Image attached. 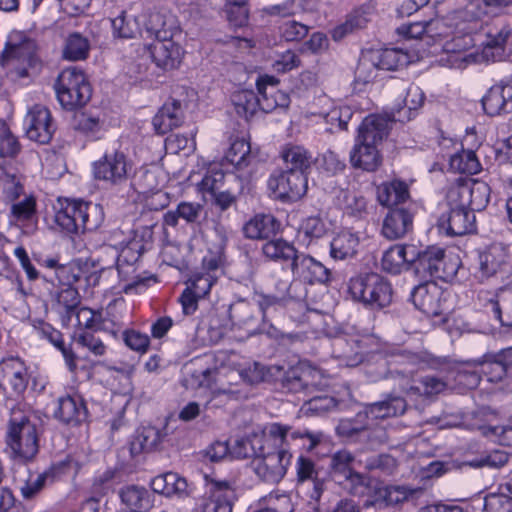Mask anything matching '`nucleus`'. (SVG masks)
Listing matches in <instances>:
<instances>
[{"mask_svg": "<svg viewBox=\"0 0 512 512\" xmlns=\"http://www.w3.org/2000/svg\"><path fill=\"white\" fill-rule=\"evenodd\" d=\"M24 123L27 137L39 144L49 143L56 130L49 109L39 104L29 109Z\"/></svg>", "mask_w": 512, "mask_h": 512, "instance_id": "16", "label": "nucleus"}, {"mask_svg": "<svg viewBox=\"0 0 512 512\" xmlns=\"http://www.w3.org/2000/svg\"><path fill=\"white\" fill-rule=\"evenodd\" d=\"M354 461V455L346 449L338 450L333 453L330 456L328 465L332 479L338 484H342V479L347 477V475H351V473L355 471L352 467Z\"/></svg>", "mask_w": 512, "mask_h": 512, "instance_id": "47", "label": "nucleus"}, {"mask_svg": "<svg viewBox=\"0 0 512 512\" xmlns=\"http://www.w3.org/2000/svg\"><path fill=\"white\" fill-rule=\"evenodd\" d=\"M57 99L65 109H74L86 104L92 89L82 70L77 67L64 69L55 83Z\"/></svg>", "mask_w": 512, "mask_h": 512, "instance_id": "7", "label": "nucleus"}, {"mask_svg": "<svg viewBox=\"0 0 512 512\" xmlns=\"http://www.w3.org/2000/svg\"><path fill=\"white\" fill-rule=\"evenodd\" d=\"M414 253L411 268L420 280L430 281L435 278L449 282L456 277L460 262L457 258L447 256L443 248L430 246L418 250L414 246Z\"/></svg>", "mask_w": 512, "mask_h": 512, "instance_id": "3", "label": "nucleus"}, {"mask_svg": "<svg viewBox=\"0 0 512 512\" xmlns=\"http://www.w3.org/2000/svg\"><path fill=\"white\" fill-rule=\"evenodd\" d=\"M275 84H279V80L268 75L259 77L256 82L258 90L257 100H259L258 108L266 113L275 110V96L270 94L272 89L275 90Z\"/></svg>", "mask_w": 512, "mask_h": 512, "instance_id": "58", "label": "nucleus"}, {"mask_svg": "<svg viewBox=\"0 0 512 512\" xmlns=\"http://www.w3.org/2000/svg\"><path fill=\"white\" fill-rule=\"evenodd\" d=\"M358 462L368 471H379L385 475H392L397 468L395 458L388 454L368 456Z\"/></svg>", "mask_w": 512, "mask_h": 512, "instance_id": "59", "label": "nucleus"}, {"mask_svg": "<svg viewBox=\"0 0 512 512\" xmlns=\"http://www.w3.org/2000/svg\"><path fill=\"white\" fill-rule=\"evenodd\" d=\"M508 249L502 244L490 245L479 255V266L483 276L491 277L498 273L510 272Z\"/></svg>", "mask_w": 512, "mask_h": 512, "instance_id": "22", "label": "nucleus"}, {"mask_svg": "<svg viewBox=\"0 0 512 512\" xmlns=\"http://www.w3.org/2000/svg\"><path fill=\"white\" fill-rule=\"evenodd\" d=\"M458 203H449L450 211L438 221L439 228L449 236H463L475 230V214Z\"/></svg>", "mask_w": 512, "mask_h": 512, "instance_id": "18", "label": "nucleus"}, {"mask_svg": "<svg viewBox=\"0 0 512 512\" xmlns=\"http://www.w3.org/2000/svg\"><path fill=\"white\" fill-rule=\"evenodd\" d=\"M133 169L132 160L118 150L105 153L102 158L93 163L95 179L112 187L123 186L131 180Z\"/></svg>", "mask_w": 512, "mask_h": 512, "instance_id": "8", "label": "nucleus"}, {"mask_svg": "<svg viewBox=\"0 0 512 512\" xmlns=\"http://www.w3.org/2000/svg\"><path fill=\"white\" fill-rule=\"evenodd\" d=\"M450 168L463 174H476L481 170V164L472 150L462 149L460 152L453 154L449 161Z\"/></svg>", "mask_w": 512, "mask_h": 512, "instance_id": "55", "label": "nucleus"}, {"mask_svg": "<svg viewBox=\"0 0 512 512\" xmlns=\"http://www.w3.org/2000/svg\"><path fill=\"white\" fill-rule=\"evenodd\" d=\"M29 382L27 367L17 357L3 359L0 362V387L11 390L20 397L26 391Z\"/></svg>", "mask_w": 512, "mask_h": 512, "instance_id": "19", "label": "nucleus"}, {"mask_svg": "<svg viewBox=\"0 0 512 512\" xmlns=\"http://www.w3.org/2000/svg\"><path fill=\"white\" fill-rule=\"evenodd\" d=\"M54 415L66 424H78L87 419L88 411L80 395H66L59 398Z\"/></svg>", "mask_w": 512, "mask_h": 512, "instance_id": "30", "label": "nucleus"}, {"mask_svg": "<svg viewBox=\"0 0 512 512\" xmlns=\"http://www.w3.org/2000/svg\"><path fill=\"white\" fill-rule=\"evenodd\" d=\"M229 318L235 327L244 330L249 336L259 333L273 334V325L261 318L260 311L253 302L238 300L231 304Z\"/></svg>", "mask_w": 512, "mask_h": 512, "instance_id": "12", "label": "nucleus"}, {"mask_svg": "<svg viewBox=\"0 0 512 512\" xmlns=\"http://www.w3.org/2000/svg\"><path fill=\"white\" fill-rule=\"evenodd\" d=\"M207 490L199 499L198 512H232L237 499L235 482L205 476Z\"/></svg>", "mask_w": 512, "mask_h": 512, "instance_id": "10", "label": "nucleus"}, {"mask_svg": "<svg viewBox=\"0 0 512 512\" xmlns=\"http://www.w3.org/2000/svg\"><path fill=\"white\" fill-rule=\"evenodd\" d=\"M358 344L345 338H336L332 343V356L348 367L357 366L362 362Z\"/></svg>", "mask_w": 512, "mask_h": 512, "instance_id": "48", "label": "nucleus"}, {"mask_svg": "<svg viewBox=\"0 0 512 512\" xmlns=\"http://www.w3.org/2000/svg\"><path fill=\"white\" fill-rule=\"evenodd\" d=\"M37 44L34 39L22 33H14L1 56V65L15 72L20 78L29 75V69L38 64Z\"/></svg>", "mask_w": 512, "mask_h": 512, "instance_id": "6", "label": "nucleus"}, {"mask_svg": "<svg viewBox=\"0 0 512 512\" xmlns=\"http://www.w3.org/2000/svg\"><path fill=\"white\" fill-rule=\"evenodd\" d=\"M280 223L271 214H256L243 226L246 238L252 240L268 239L277 234Z\"/></svg>", "mask_w": 512, "mask_h": 512, "instance_id": "31", "label": "nucleus"}, {"mask_svg": "<svg viewBox=\"0 0 512 512\" xmlns=\"http://www.w3.org/2000/svg\"><path fill=\"white\" fill-rule=\"evenodd\" d=\"M9 409L4 452L15 464L27 465L39 452L37 426L31 420L32 411L25 403H16Z\"/></svg>", "mask_w": 512, "mask_h": 512, "instance_id": "1", "label": "nucleus"}, {"mask_svg": "<svg viewBox=\"0 0 512 512\" xmlns=\"http://www.w3.org/2000/svg\"><path fill=\"white\" fill-rule=\"evenodd\" d=\"M297 249L283 239H272L262 246L263 254L270 260L290 263L294 259Z\"/></svg>", "mask_w": 512, "mask_h": 512, "instance_id": "53", "label": "nucleus"}, {"mask_svg": "<svg viewBox=\"0 0 512 512\" xmlns=\"http://www.w3.org/2000/svg\"><path fill=\"white\" fill-rule=\"evenodd\" d=\"M261 504L270 512H293V504L288 494L272 492L261 499Z\"/></svg>", "mask_w": 512, "mask_h": 512, "instance_id": "64", "label": "nucleus"}, {"mask_svg": "<svg viewBox=\"0 0 512 512\" xmlns=\"http://www.w3.org/2000/svg\"><path fill=\"white\" fill-rule=\"evenodd\" d=\"M350 163L354 168L373 172L382 164V156L377 145L355 139L350 151Z\"/></svg>", "mask_w": 512, "mask_h": 512, "instance_id": "26", "label": "nucleus"}, {"mask_svg": "<svg viewBox=\"0 0 512 512\" xmlns=\"http://www.w3.org/2000/svg\"><path fill=\"white\" fill-rule=\"evenodd\" d=\"M67 283L56 295L57 305L62 311V321L68 323L71 317L78 311L80 304V295L78 290L72 286L73 283L79 280V276L75 273H71L67 276Z\"/></svg>", "mask_w": 512, "mask_h": 512, "instance_id": "34", "label": "nucleus"}, {"mask_svg": "<svg viewBox=\"0 0 512 512\" xmlns=\"http://www.w3.org/2000/svg\"><path fill=\"white\" fill-rule=\"evenodd\" d=\"M291 459L292 454L284 447L271 451L265 444L259 455L251 460V468L262 481L277 484L286 475Z\"/></svg>", "mask_w": 512, "mask_h": 512, "instance_id": "9", "label": "nucleus"}, {"mask_svg": "<svg viewBox=\"0 0 512 512\" xmlns=\"http://www.w3.org/2000/svg\"><path fill=\"white\" fill-rule=\"evenodd\" d=\"M204 207L200 203L182 201L177 205L176 210H169L163 216L164 225L176 227L179 219L187 224H199Z\"/></svg>", "mask_w": 512, "mask_h": 512, "instance_id": "37", "label": "nucleus"}, {"mask_svg": "<svg viewBox=\"0 0 512 512\" xmlns=\"http://www.w3.org/2000/svg\"><path fill=\"white\" fill-rule=\"evenodd\" d=\"M397 31L411 39H418L424 34H428L429 37H446L449 33L444 21L440 19L401 25Z\"/></svg>", "mask_w": 512, "mask_h": 512, "instance_id": "38", "label": "nucleus"}, {"mask_svg": "<svg viewBox=\"0 0 512 512\" xmlns=\"http://www.w3.org/2000/svg\"><path fill=\"white\" fill-rule=\"evenodd\" d=\"M368 419L364 411L357 413L354 418L342 419L336 427V433L349 440L363 437L364 432L368 430Z\"/></svg>", "mask_w": 512, "mask_h": 512, "instance_id": "49", "label": "nucleus"}, {"mask_svg": "<svg viewBox=\"0 0 512 512\" xmlns=\"http://www.w3.org/2000/svg\"><path fill=\"white\" fill-rule=\"evenodd\" d=\"M114 37L131 39L138 35L143 36V29L137 17L128 11H121L118 16L111 20Z\"/></svg>", "mask_w": 512, "mask_h": 512, "instance_id": "42", "label": "nucleus"}, {"mask_svg": "<svg viewBox=\"0 0 512 512\" xmlns=\"http://www.w3.org/2000/svg\"><path fill=\"white\" fill-rule=\"evenodd\" d=\"M225 158L239 173L237 176L240 177V190H243L244 185L250 181L254 174L258 162L250 143L244 138H236L231 141Z\"/></svg>", "mask_w": 512, "mask_h": 512, "instance_id": "15", "label": "nucleus"}, {"mask_svg": "<svg viewBox=\"0 0 512 512\" xmlns=\"http://www.w3.org/2000/svg\"><path fill=\"white\" fill-rule=\"evenodd\" d=\"M383 371L372 377V380L380 378H393L398 381L401 391L408 396H432L442 392L446 388V383L435 376H425L419 380L412 378V370H388L385 369V362L382 364Z\"/></svg>", "mask_w": 512, "mask_h": 512, "instance_id": "11", "label": "nucleus"}, {"mask_svg": "<svg viewBox=\"0 0 512 512\" xmlns=\"http://www.w3.org/2000/svg\"><path fill=\"white\" fill-rule=\"evenodd\" d=\"M163 440V434L155 427H143L138 430L130 442L129 450L132 457L153 451Z\"/></svg>", "mask_w": 512, "mask_h": 512, "instance_id": "41", "label": "nucleus"}, {"mask_svg": "<svg viewBox=\"0 0 512 512\" xmlns=\"http://www.w3.org/2000/svg\"><path fill=\"white\" fill-rule=\"evenodd\" d=\"M358 244L359 239L355 234L349 231H342L332 239L330 255L335 260L351 258L355 255Z\"/></svg>", "mask_w": 512, "mask_h": 512, "instance_id": "45", "label": "nucleus"}, {"mask_svg": "<svg viewBox=\"0 0 512 512\" xmlns=\"http://www.w3.org/2000/svg\"><path fill=\"white\" fill-rule=\"evenodd\" d=\"M268 187L277 198L296 201L306 194L308 178L300 172L276 170L268 179Z\"/></svg>", "mask_w": 512, "mask_h": 512, "instance_id": "13", "label": "nucleus"}, {"mask_svg": "<svg viewBox=\"0 0 512 512\" xmlns=\"http://www.w3.org/2000/svg\"><path fill=\"white\" fill-rule=\"evenodd\" d=\"M24 193L20 178L6 170L0 171V195L6 203L15 202Z\"/></svg>", "mask_w": 512, "mask_h": 512, "instance_id": "57", "label": "nucleus"}, {"mask_svg": "<svg viewBox=\"0 0 512 512\" xmlns=\"http://www.w3.org/2000/svg\"><path fill=\"white\" fill-rule=\"evenodd\" d=\"M379 70H396L407 61V55L398 49H385L373 57Z\"/></svg>", "mask_w": 512, "mask_h": 512, "instance_id": "60", "label": "nucleus"}, {"mask_svg": "<svg viewBox=\"0 0 512 512\" xmlns=\"http://www.w3.org/2000/svg\"><path fill=\"white\" fill-rule=\"evenodd\" d=\"M440 294V290L435 283L423 281V283L413 288L410 299L414 306L423 313L438 316L442 313Z\"/></svg>", "mask_w": 512, "mask_h": 512, "instance_id": "23", "label": "nucleus"}, {"mask_svg": "<svg viewBox=\"0 0 512 512\" xmlns=\"http://www.w3.org/2000/svg\"><path fill=\"white\" fill-rule=\"evenodd\" d=\"M60 205V209L55 214V222L67 233L94 231L104 221L103 208L99 204L82 200H65L60 202Z\"/></svg>", "mask_w": 512, "mask_h": 512, "instance_id": "2", "label": "nucleus"}, {"mask_svg": "<svg viewBox=\"0 0 512 512\" xmlns=\"http://www.w3.org/2000/svg\"><path fill=\"white\" fill-rule=\"evenodd\" d=\"M392 121L381 115H368L358 127L356 139L379 145L389 134Z\"/></svg>", "mask_w": 512, "mask_h": 512, "instance_id": "28", "label": "nucleus"}, {"mask_svg": "<svg viewBox=\"0 0 512 512\" xmlns=\"http://www.w3.org/2000/svg\"><path fill=\"white\" fill-rule=\"evenodd\" d=\"M314 373L315 371L303 364L292 366L283 375L282 387L288 392L303 393L308 396L316 388L312 381Z\"/></svg>", "mask_w": 512, "mask_h": 512, "instance_id": "24", "label": "nucleus"}, {"mask_svg": "<svg viewBox=\"0 0 512 512\" xmlns=\"http://www.w3.org/2000/svg\"><path fill=\"white\" fill-rule=\"evenodd\" d=\"M281 157L285 164V170L308 175L312 164V157L304 147L298 145L286 146L281 152Z\"/></svg>", "mask_w": 512, "mask_h": 512, "instance_id": "40", "label": "nucleus"}, {"mask_svg": "<svg viewBox=\"0 0 512 512\" xmlns=\"http://www.w3.org/2000/svg\"><path fill=\"white\" fill-rule=\"evenodd\" d=\"M290 430L291 428L288 426L274 423L269 429V435L275 441H280L281 443L285 441L287 436H290L292 439L307 438L310 441L309 450L314 449L322 438L321 433H312L308 430L290 432Z\"/></svg>", "mask_w": 512, "mask_h": 512, "instance_id": "54", "label": "nucleus"}, {"mask_svg": "<svg viewBox=\"0 0 512 512\" xmlns=\"http://www.w3.org/2000/svg\"><path fill=\"white\" fill-rule=\"evenodd\" d=\"M372 11L370 7H360L349 14L344 24L337 27L333 32L334 39H340L348 33L364 28L371 20Z\"/></svg>", "mask_w": 512, "mask_h": 512, "instance_id": "50", "label": "nucleus"}, {"mask_svg": "<svg viewBox=\"0 0 512 512\" xmlns=\"http://www.w3.org/2000/svg\"><path fill=\"white\" fill-rule=\"evenodd\" d=\"M290 270L293 280L287 288V297L293 300H301L305 297V291L300 293L302 283L305 284H327L331 281V271L320 261L303 252L297 251L290 263Z\"/></svg>", "mask_w": 512, "mask_h": 512, "instance_id": "5", "label": "nucleus"}, {"mask_svg": "<svg viewBox=\"0 0 512 512\" xmlns=\"http://www.w3.org/2000/svg\"><path fill=\"white\" fill-rule=\"evenodd\" d=\"M385 489L387 507L395 506L423 493L422 488H410L404 485H385Z\"/></svg>", "mask_w": 512, "mask_h": 512, "instance_id": "61", "label": "nucleus"}, {"mask_svg": "<svg viewBox=\"0 0 512 512\" xmlns=\"http://www.w3.org/2000/svg\"><path fill=\"white\" fill-rule=\"evenodd\" d=\"M409 196L408 185L401 180L387 181L377 187V200L382 206L403 207Z\"/></svg>", "mask_w": 512, "mask_h": 512, "instance_id": "32", "label": "nucleus"}, {"mask_svg": "<svg viewBox=\"0 0 512 512\" xmlns=\"http://www.w3.org/2000/svg\"><path fill=\"white\" fill-rule=\"evenodd\" d=\"M499 87L492 86L482 99V106L486 114L490 116L509 113L505 101L502 99Z\"/></svg>", "mask_w": 512, "mask_h": 512, "instance_id": "62", "label": "nucleus"}, {"mask_svg": "<svg viewBox=\"0 0 512 512\" xmlns=\"http://www.w3.org/2000/svg\"><path fill=\"white\" fill-rule=\"evenodd\" d=\"M295 471L297 484L311 481L313 488L310 492V498L319 501L326 490V481L319 477V470L315 462L309 457L300 455L295 462Z\"/></svg>", "mask_w": 512, "mask_h": 512, "instance_id": "25", "label": "nucleus"}, {"mask_svg": "<svg viewBox=\"0 0 512 512\" xmlns=\"http://www.w3.org/2000/svg\"><path fill=\"white\" fill-rule=\"evenodd\" d=\"M143 35L156 41L174 38L180 34L177 18L166 10L149 11L143 16Z\"/></svg>", "mask_w": 512, "mask_h": 512, "instance_id": "17", "label": "nucleus"}, {"mask_svg": "<svg viewBox=\"0 0 512 512\" xmlns=\"http://www.w3.org/2000/svg\"><path fill=\"white\" fill-rule=\"evenodd\" d=\"M231 101L236 113L248 119L253 116L259 106L257 95L252 90H239L231 95Z\"/></svg>", "mask_w": 512, "mask_h": 512, "instance_id": "56", "label": "nucleus"}, {"mask_svg": "<svg viewBox=\"0 0 512 512\" xmlns=\"http://www.w3.org/2000/svg\"><path fill=\"white\" fill-rule=\"evenodd\" d=\"M181 103L177 100L165 103L153 117L152 124L158 134L164 135L178 127L182 122Z\"/></svg>", "mask_w": 512, "mask_h": 512, "instance_id": "35", "label": "nucleus"}, {"mask_svg": "<svg viewBox=\"0 0 512 512\" xmlns=\"http://www.w3.org/2000/svg\"><path fill=\"white\" fill-rule=\"evenodd\" d=\"M121 502L133 511L148 510L153 506L154 496L147 488L139 485H127L119 490Z\"/></svg>", "mask_w": 512, "mask_h": 512, "instance_id": "39", "label": "nucleus"}, {"mask_svg": "<svg viewBox=\"0 0 512 512\" xmlns=\"http://www.w3.org/2000/svg\"><path fill=\"white\" fill-rule=\"evenodd\" d=\"M490 187L484 181L463 183L449 189L448 203H458L466 206L471 212L483 210L490 200Z\"/></svg>", "mask_w": 512, "mask_h": 512, "instance_id": "14", "label": "nucleus"}, {"mask_svg": "<svg viewBox=\"0 0 512 512\" xmlns=\"http://www.w3.org/2000/svg\"><path fill=\"white\" fill-rule=\"evenodd\" d=\"M340 484L350 495L355 497H364L369 491L370 481L363 474L353 471L342 479Z\"/></svg>", "mask_w": 512, "mask_h": 512, "instance_id": "63", "label": "nucleus"}, {"mask_svg": "<svg viewBox=\"0 0 512 512\" xmlns=\"http://www.w3.org/2000/svg\"><path fill=\"white\" fill-rule=\"evenodd\" d=\"M414 257V245L395 244L383 253L381 267L385 272L396 275L404 268H411Z\"/></svg>", "mask_w": 512, "mask_h": 512, "instance_id": "29", "label": "nucleus"}, {"mask_svg": "<svg viewBox=\"0 0 512 512\" xmlns=\"http://www.w3.org/2000/svg\"><path fill=\"white\" fill-rule=\"evenodd\" d=\"M89 40L78 32L68 35L63 48V58L70 61L85 60L89 55Z\"/></svg>", "mask_w": 512, "mask_h": 512, "instance_id": "52", "label": "nucleus"}, {"mask_svg": "<svg viewBox=\"0 0 512 512\" xmlns=\"http://www.w3.org/2000/svg\"><path fill=\"white\" fill-rule=\"evenodd\" d=\"M269 440L263 437L254 436L253 438H241L236 439L232 445H230V457L232 459H254L264 448L265 444H268Z\"/></svg>", "mask_w": 512, "mask_h": 512, "instance_id": "46", "label": "nucleus"}, {"mask_svg": "<svg viewBox=\"0 0 512 512\" xmlns=\"http://www.w3.org/2000/svg\"><path fill=\"white\" fill-rule=\"evenodd\" d=\"M414 211L409 204L407 207L391 208L385 216L381 234L388 240L403 238L413 228Z\"/></svg>", "mask_w": 512, "mask_h": 512, "instance_id": "21", "label": "nucleus"}, {"mask_svg": "<svg viewBox=\"0 0 512 512\" xmlns=\"http://www.w3.org/2000/svg\"><path fill=\"white\" fill-rule=\"evenodd\" d=\"M497 299L491 301L492 311L502 326L512 327V286L500 289Z\"/></svg>", "mask_w": 512, "mask_h": 512, "instance_id": "51", "label": "nucleus"}, {"mask_svg": "<svg viewBox=\"0 0 512 512\" xmlns=\"http://www.w3.org/2000/svg\"><path fill=\"white\" fill-rule=\"evenodd\" d=\"M149 56L152 58L156 67L162 71H171L179 67L182 57V47L174 41V38L155 41L146 46Z\"/></svg>", "mask_w": 512, "mask_h": 512, "instance_id": "20", "label": "nucleus"}, {"mask_svg": "<svg viewBox=\"0 0 512 512\" xmlns=\"http://www.w3.org/2000/svg\"><path fill=\"white\" fill-rule=\"evenodd\" d=\"M407 409L406 400L396 395H388L384 400L367 404L364 412L371 419H385L400 416Z\"/></svg>", "mask_w": 512, "mask_h": 512, "instance_id": "33", "label": "nucleus"}, {"mask_svg": "<svg viewBox=\"0 0 512 512\" xmlns=\"http://www.w3.org/2000/svg\"><path fill=\"white\" fill-rule=\"evenodd\" d=\"M470 363L480 367V372L485 374L490 382H499L509 375L504 365L502 353L498 355H484L479 359L472 360Z\"/></svg>", "mask_w": 512, "mask_h": 512, "instance_id": "44", "label": "nucleus"}, {"mask_svg": "<svg viewBox=\"0 0 512 512\" xmlns=\"http://www.w3.org/2000/svg\"><path fill=\"white\" fill-rule=\"evenodd\" d=\"M347 292L355 302L362 303L372 310H380L392 302L390 282L377 273H364L352 277L347 284Z\"/></svg>", "mask_w": 512, "mask_h": 512, "instance_id": "4", "label": "nucleus"}, {"mask_svg": "<svg viewBox=\"0 0 512 512\" xmlns=\"http://www.w3.org/2000/svg\"><path fill=\"white\" fill-rule=\"evenodd\" d=\"M49 477L50 473L47 471L32 473L26 465H23L21 470L14 471L13 481L21 496L25 500H31L42 491Z\"/></svg>", "mask_w": 512, "mask_h": 512, "instance_id": "27", "label": "nucleus"}, {"mask_svg": "<svg viewBox=\"0 0 512 512\" xmlns=\"http://www.w3.org/2000/svg\"><path fill=\"white\" fill-rule=\"evenodd\" d=\"M510 26L506 25L499 29L496 33H489L486 44L483 48V57L487 61H500L505 54V45L511 35Z\"/></svg>", "mask_w": 512, "mask_h": 512, "instance_id": "43", "label": "nucleus"}, {"mask_svg": "<svg viewBox=\"0 0 512 512\" xmlns=\"http://www.w3.org/2000/svg\"><path fill=\"white\" fill-rule=\"evenodd\" d=\"M153 492L167 497L188 495V483L185 478L174 472H167L154 477L151 481Z\"/></svg>", "mask_w": 512, "mask_h": 512, "instance_id": "36", "label": "nucleus"}]
</instances>
